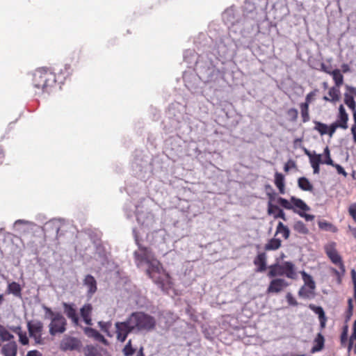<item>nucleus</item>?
<instances>
[{"label": "nucleus", "mask_w": 356, "mask_h": 356, "mask_svg": "<svg viewBox=\"0 0 356 356\" xmlns=\"http://www.w3.org/2000/svg\"><path fill=\"white\" fill-rule=\"evenodd\" d=\"M56 83V74L50 68L38 67L33 73L32 84L42 92H50Z\"/></svg>", "instance_id": "obj_1"}, {"label": "nucleus", "mask_w": 356, "mask_h": 356, "mask_svg": "<svg viewBox=\"0 0 356 356\" xmlns=\"http://www.w3.org/2000/svg\"><path fill=\"white\" fill-rule=\"evenodd\" d=\"M147 264L148 265L147 274L154 282L163 291L170 289L172 286L171 277L163 268L161 262L154 258Z\"/></svg>", "instance_id": "obj_2"}, {"label": "nucleus", "mask_w": 356, "mask_h": 356, "mask_svg": "<svg viewBox=\"0 0 356 356\" xmlns=\"http://www.w3.org/2000/svg\"><path fill=\"white\" fill-rule=\"evenodd\" d=\"M336 245L335 242L329 243L324 246V250L332 264L338 267V269L330 268V270L336 277L337 283L340 284L346 274V266Z\"/></svg>", "instance_id": "obj_3"}, {"label": "nucleus", "mask_w": 356, "mask_h": 356, "mask_svg": "<svg viewBox=\"0 0 356 356\" xmlns=\"http://www.w3.org/2000/svg\"><path fill=\"white\" fill-rule=\"evenodd\" d=\"M134 332H150L155 329L156 321L154 316L143 312H133L129 316Z\"/></svg>", "instance_id": "obj_4"}, {"label": "nucleus", "mask_w": 356, "mask_h": 356, "mask_svg": "<svg viewBox=\"0 0 356 356\" xmlns=\"http://www.w3.org/2000/svg\"><path fill=\"white\" fill-rule=\"evenodd\" d=\"M278 204L283 208L292 210L294 213H298L300 217L304 218L306 221H312L314 219V216L307 214L305 212L310 210L309 207L301 199L292 196L290 200L283 197L277 199Z\"/></svg>", "instance_id": "obj_5"}, {"label": "nucleus", "mask_w": 356, "mask_h": 356, "mask_svg": "<svg viewBox=\"0 0 356 356\" xmlns=\"http://www.w3.org/2000/svg\"><path fill=\"white\" fill-rule=\"evenodd\" d=\"M268 277L273 278L277 276H286L287 278L296 280L297 273L295 264L291 261H284L282 264H274L268 266Z\"/></svg>", "instance_id": "obj_6"}, {"label": "nucleus", "mask_w": 356, "mask_h": 356, "mask_svg": "<svg viewBox=\"0 0 356 356\" xmlns=\"http://www.w3.org/2000/svg\"><path fill=\"white\" fill-rule=\"evenodd\" d=\"M136 243L138 247V250L135 251L134 255L138 266L143 263L147 264L155 258L151 249L141 245L137 238H136Z\"/></svg>", "instance_id": "obj_7"}, {"label": "nucleus", "mask_w": 356, "mask_h": 356, "mask_svg": "<svg viewBox=\"0 0 356 356\" xmlns=\"http://www.w3.org/2000/svg\"><path fill=\"white\" fill-rule=\"evenodd\" d=\"M67 321L64 316L59 312L55 314V316L51 318L49 323V333L54 336L56 334L63 333L66 330Z\"/></svg>", "instance_id": "obj_8"}, {"label": "nucleus", "mask_w": 356, "mask_h": 356, "mask_svg": "<svg viewBox=\"0 0 356 356\" xmlns=\"http://www.w3.org/2000/svg\"><path fill=\"white\" fill-rule=\"evenodd\" d=\"M134 326L129 323V317L122 322H116L115 324V334L118 341L124 342L128 334L134 332Z\"/></svg>", "instance_id": "obj_9"}, {"label": "nucleus", "mask_w": 356, "mask_h": 356, "mask_svg": "<svg viewBox=\"0 0 356 356\" xmlns=\"http://www.w3.org/2000/svg\"><path fill=\"white\" fill-rule=\"evenodd\" d=\"M30 337L33 338L36 343H42V334L43 323L40 321H32L27 325Z\"/></svg>", "instance_id": "obj_10"}, {"label": "nucleus", "mask_w": 356, "mask_h": 356, "mask_svg": "<svg viewBox=\"0 0 356 356\" xmlns=\"http://www.w3.org/2000/svg\"><path fill=\"white\" fill-rule=\"evenodd\" d=\"M289 286V283L283 278L273 279L267 288L268 293H279Z\"/></svg>", "instance_id": "obj_11"}, {"label": "nucleus", "mask_w": 356, "mask_h": 356, "mask_svg": "<svg viewBox=\"0 0 356 356\" xmlns=\"http://www.w3.org/2000/svg\"><path fill=\"white\" fill-rule=\"evenodd\" d=\"M81 346V341L72 337H64L60 343V349L63 351L79 350Z\"/></svg>", "instance_id": "obj_12"}, {"label": "nucleus", "mask_w": 356, "mask_h": 356, "mask_svg": "<svg viewBox=\"0 0 356 356\" xmlns=\"http://www.w3.org/2000/svg\"><path fill=\"white\" fill-rule=\"evenodd\" d=\"M346 92L344 93V102L345 104L353 111H355L356 108V103L355 101V97H356V88L346 86Z\"/></svg>", "instance_id": "obj_13"}, {"label": "nucleus", "mask_w": 356, "mask_h": 356, "mask_svg": "<svg viewBox=\"0 0 356 356\" xmlns=\"http://www.w3.org/2000/svg\"><path fill=\"white\" fill-rule=\"evenodd\" d=\"M253 264L256 266V272L263 273L267 268V255L264 252H259L253 260Z\"/></svg>", "instance_id": "obj_14"}, {"label": "nucleus", "mask_w": 356, "mask_h": 356, "mask_svg": "<svg viewBox=\"0 0 356 356\" xmlns=\"http://www.w3.org/2000/svg\"><path fill=\"white\" fill-rule=\"evenodd\" d=\"M83 284L87 287V296L91 298L97 291V284L95 278L91 275H87L83 280Z\"/></svg>", "instance_id": "obj_15"}, {"label": "nucleus", "mask_w": 356, "mask_h": 356, "mask_svg": "<svg viewBox=\"0 0 356 356\" xmlns=\"http://www.w3.org/2000/svg\"><path fill=\"white\" fill-rule=\"evenodd\" d=\"M348 115L346 113L343 105H340L339 108V113L337 115V119L334 122L335 124H338L339 128L343 129H348Z\"/></svg>", "instance_id": "obj_16"}, {"label": "nucleus", "mask_w": 356, "mask_h": 356, "mask_svg": "<svg viewBox=\"0 0 356 356\" xmlns=\"http://www.w3.org/2000/svg\"><path fill=\"white\" fill-rule=\"evenodd\" d=\"M63 307L64 309V312L67 316V318L71 319V321L74 325H78L79 319L76 311L74 307V305L69 303L63 302Z\"/></svg>", "instance_id": "obj_17"}, {"label": "nucleus", "mask_w": 356, "mask_h": 356, "mask_svg": "<svg viewBox=\"0 0 356 356\" xmlns=\"http://www.w3.org/2000/svg\"><path fill=\"white\" fill-rule=\"evenodd\" d=\"M92 306L90 303L83 305L80 309L81 316L83 318V320L85 322V323L88 325H92Z\"/></svg>", "instance_id": "obj_18"}, {"label": "nucleus", "mask_w": 356, "mask_h": 356, "mask_svg": "<svg viewBox=\"0 0 356 356\" xmlns=\"http://www.w3.org/2000/svg\"><path fill=\"white\" fill-rule=\"evenodd\" d=\"M267 212L268 215H273L275 218H280L284 221L286 220V215L283 210L271 202H268Z\"/></svg>", "instance_id": "obj_19"}, {"label": "nucleus", "mask_w": 356, "mask_h": 356, "mask_svg": "<svg viewBox=\"0 0 356 356\" xmlns=\"http://www.w3.org/2000/svg\"><path fill=\"white\" fill-rule=\"evenodd\" d=\"M17 353V345L15 341H9L1 348V353L3 356H16Z\"/></svg>", "instance_id": "obj_20"}, {"label": "nucleus", "mask_w": 356, "mask_h": 356, "mask_svg": "<svg viewBox=\"0 0 356 356\" xmlns=\"http://www.w3.org/2000/svg\"><path fill=\"white\" fill-rule=\"evenodd\" d=\"M309 307L318 316L321 329L325 328L327 321V317L325 316L323 309L320 306H316L312 304L309 305Z\"/></svg>", "instance_id": "obj_21"}, {"label": "nucleus", "mask_w": 356, "mask_h": 356, "mask_svg": "<svg viewBox=\"0 0 356 356\" xmlns=\"http://www.w3.org/2000/svg\"><path fill=\"white\" fill-rule=\"evenodd\" d=\"M22 288L20 284L16 282H12L8 284L6 293L7 294H13L17 298H22Z\"/></svg>", "instance_id": "obj_22"}, {"label": "nucleus", "mask_w": 356, "mask_h": 356, "mask_svg": "<svg viewBox=\"0 0 356 356\" xmlns=\"http://www.w3.org/2000/svg\"><path fill=\"white\" fill-rule=\"evenodd\" d=\"M282 246V241L277 238H273L268 240L265 244L264 250L266 251L277 250Z\"/></svg>", "instance_id": "obj_23"}, {"label": "nucleus", "mask_w": 356, "mask_h": 356, "mask_svg": "<svg viewBox=\"0 0 356 356\" xmlns=\"http://www.w3.org/2000/svg\"><path fill=\"white\" fill-rule=\"evenodd\" d=\"M275 185L278 188L281 194L285 192L284 177L282 173L275 172Z\"/></svg>", "instance_id": "obj_24"}, {"label": "nucleus", "mask_w": 356, "mask_h": 356, "mask_svg": "<svg viewBox=\"0 0 356 356\" xmlns=\"http://www.w3.org/2000/svg\"><path fill=\"white\" fill-rule=\"evenodd\" d=\"M314 345L312 348V353L321 351L324 348L325 339L322 334L318 333L314 339Z\"/></svg>", "instance_id": "obj_25"}, {"label": "nucleus", "mask_w": 356, "mask_h": 356, "mask_svg": "<svg viewBox=\"0 0 356 356\" xmlns=\"http://www.w3.org/2000/svg\"><path fill=\"white\" fill-rule=\"evenodd\" d=\"M278 234H281L282 236L286 240H287L290 236V230L289 227L284 225L282 222H279L276 227L275 236Z\"/></svg>", "instance_id": "obj_26"}, {"label": "nucleus", "mask_w": 356, "mask_h": 356, "mask_svg": "<svg viewBox=\"0 0 356 356\" xmlns=\"http://www.w3.org/2000/svg\"><path fill=\"white\" fill-rule=\"evenodd\" d=\"M14 336L2 325H0V346L5 341H10Z\"/></svg>", "instance_id": "obj_27"}, {"label": "nucleus", "mask_w": 356, "mask_h": 356, "mask_svg": "<svg viewBox=\"0 0 356 356\" xmlns=\"http://www.w3.org/2000/svg\"><path fill=\"white\" fill-rule=\"evenodd\" d=\"M298 185L300 188L305 191H312L313 190V185L305 177H300L298 179Z\"/></svg>", "instance_id": "obj_28"}, {"label": "nucleus", "mask_w": 356, "mask_h": 356, "mask_svg": "<svg viewBox=\"0 0 356 356\" xmlns=\"http://www.w3.org/2000/svg\"><path fill=\"white\" fill-rule=\"evenodd\" d=\"M300 114L302 122L305 123L309 121V108L307 103H300Z\"/></svg>", "instance_id": "obj_29"}, {"label": "nucleus", "mask_w": 356, "mask_h": 356, "mask_svg": "<svg viewBox=\"0 0 356 356\" xmlns=\"http://www.w3.org/2000/svg\"><path fill=\"white\" fill-rule=\"evenodd\" d=\"M293 229L301 234H307L309 233V229L307 227L306 225L300 220L295 222Z\"/></svg>", "instance_id": "obj_30"}, {"label": "nucleus", "mask_w": 356, "mask_h": 356, "mask_svg": "<svg viewBox=\"0 0 356 356\" xmlns=\"http://www.w3.org/2000/svg\"><path fill=\"white\" fill-rule=\"evenodd\" d=\"M302 278L305 282V286L308 287L310 290H312L313 292L316 288V284L314 281L312 279V277L308 274H307L305 272H302Z\"/></svg>", "instance_id": "obj_31"}, {"label": "nucleus", "mask_w": 356, "mask_h": 356, "mask_svg": "<svg viewBox=\"0 0 356 356\" xmlns=\"http://www.w3.org/2000/svg\"><path fill=\"white\" fill-rule=\"evenodd\" d=\"M330 74L332 76V79L337 87H339L343 84V76L341 74L339 70L336 69L332 71Z\"/></svg>", "instance_id": "obj_32"}, {"label": "nucleus", "mask_w": 356, "mask_h": 356, "mask_svg": "<svg viewBox=\"0 0 356 356\" xmlns=\"http://www.w3.org/2000/svg\"><path fill=\"white\" fill-rule=\"evenodd\" d=\"M85 356H102L99 350L93 346H87L84 349Z\"/></svg>", "instance_id": "obj_33"}, {"label": "nucleus", "mask_w": 356, "mask_h": 356, "mask_svg": "<svg viewBox=\"0 0 356 356\" xmlns=\"http://www.w3.org/2000/svg\"><path fill=\"white\" fill-rule=\"evenodd\" d=\"M87 330L90 332V336L92 337L97 341L106 343L107 341L104 337L100 334L97 330L92 328H88Z\"/></svg>", "instance_id": "obj_34"}, {"label": "nucleus", "mask_w": 356, "mask_h": 356, "mask_svg": "<svg viewBox=\"0 0 356 356\" xmlns=\"http://www.w3.org/2000/svg\"><path fill=\"white\" fill-rule=\"evenodd\" d=\"M354 343V353H356V320L354 321L353 326V332L349 339L348 350H350L353 348Z\"/></svg>", "instance_id": "obj_35"}, {"label": "nucleus", "mask_w": 356, "mask_h": 356, "mask_svg": "<svg viewBox=\"0 0 356 356\" xmlns=\"http://www.w3.org/2000/svg\"><path fill=\"white\" fill-rule=\"evenodd\" d=\"M314 129L317 131L321 136L327 133V125L318 121H314Z\"/></svg>", "instance_id": "obj_36"}, {"label": "nucleus", "mask_w": 356, "mask_h": 356, "mask_svg": "<svg viewBox=\"0 0 356 356\" xmlns=\"http://www.w3.org/2000/svg\"><path fill=\"white\" fill-rule=\"evenodd\" d=\"M298 295L304 298H310L314 295V292L308 287L302 286L298 291Z\"/></svg>", "instance_id": "obj_37"}, {"label": "nucleus", "mask_w": 356, "mask_h": 356, "mask_svg": "<svg viewBox=\"0 0 356 356\" xmlns=\"http://www.w3.org/2000/svg\"><path fill=\"white\" fill-rule=\"evenodd\" d=\"M136 350L132 347L131 339H129L122 350L124 356H132Z\"/></svg>", "instance_id": "obj_38"}, {"label": "nucleus", "mask_w": 356, "mask_h": 356, "mask_svg": "<svg viewBox=\"0 0 356 356\" xmlns=\"http://www.w3.org/2000/svg\"><path fill=\"white\" fill-rule=\"evenodd\" d=\"M286 115L289 118V121L291 122H296L298 117V111L295 108H291L287 110Z\"/></svg>", "instance_id": "obj_39"}, {"label": "nucleus", "mask_w": 356, "mask_h": 356, "mask_svg": "<svg viewBox=\"0 0 356 356\" xmlns=\"http://www.w3.org/2000/svg\"><path fill=\"white\" fill-rule=\"evenodd\" d=\"M329 96L330 97L331 102H337L339 99L340 91L338 88L332 87L329 90Z\"/></svg>", "instance_id": "obj_40"}, {"label": "nucleus", "mask_w": 356, "mask_h": 356, "mask_svg": "<svg viewBox=\"0 0 356 356\" xmlns=\"http://www.w3.org/2000/svg\"><path fill=\"white\" fill-rule=\"evenodd\" d=\"M309 162H310L311 165H320L321 163H323L322 155L314 153L309 157Z\"/></svg>", "instance_id": "obj_41"}, {"label": "nucleus", "mask_w": 356, "mask_h": 356, "mask_svg": "<svg viewBox=\"0 0 356 356\" xmlns=\"http://www.w3.org/2000/svg\"><path fill=\"white\" fill-rule=\"evenodd\" d=\"M353 299L349 298L348 300V309L346 312V321H349L353 316Z\"/></svg>", "instance_id": "obj_42"}, {"label": "nucleus", "mask_w": 356, "mask_h": 356, "mask_svg": "<svg viewBox=\"0 0 356 356\" xmlns=\"http://www.w3.org/2000/svg\"><path fill=\"white\" fill-rule=\"evenodd\" d=\"M353 120L354 123L353 124L350 131L353 137L354 143L356 145V110L353 111Z\"/></svg>", "instance_id": "obj_43"}, {"label": "nucleus", "mask_w": 356, "mask_h": 356, "mask_svg": "<svg viewBox=\"0 0 356 356\" xmlns=\"http://www.w3.org/2000/svg\"><path fill=\"white\" fill-rule=\"evenodd\" d=\"M348 213L356 222V202L353 203L349 206Z\"/></svg>", "instance_id": "obj_44"}, {"label": "nucleus", "mask_w": 356, "mask_h": 356, "mask_svg": "<svg viewBox=\"0 0 356 356\" xmlns=\"http://www.w3.org/2000/svg\"><path fill=\"white\" fill-rule=\"evenodd\" d=\"M286 298L287 300V302L289 305L292 306H296L298 305V302L295 299V298L293 296V295L291 293H288L286 296Z\"/></svg>", "instance_id": "obj_45"}, {"label": "nucleus", "mask_w": 356, "mask_h": 356, "mask_svg": "<svg viewBox=\"0 0 356 356\" xmlns=\"http://www.w3.org/2000/svg\"><path fill=\"white\" fill-rule=\"evenodd\" d=\"M337 128H339V125L333 122L329 127H327V134H328L330 137H332Z\"/></svg>", "instance_id": "obj_46"}, {"label": "nucleus", "mask_w": 356, "mask_h": 356, "mask_svg": "<svg viewBox=\"0 0 356 356\" xmlns=\"http://www.w3.org/2000/svg\"><path fill=\"white\" fill-rule=\"evenodd\" d=\"M296 167L295 161L293 160H289L286 163H285L284 170L286 172H288L291 168H294Z\"/></svg>", "instance_id": "obj_47"}, {"label": "nucleus", "mask_w": 356, "mask_h": 356, "mask_svg": "<svg viewBox=\"0 0 356 356\" xmlns=\"http://www.w3.org/2000/svg\"><path fill=\"white\" fill-rule=\"evenodd\" d=\"M316 95L315 91H312L309 93H308L305 97V101L304 103H307L308 106H309V104L312 102L314 97Z\"/></svg>", "instance_id": "obj_48"}, {"label": "nucleus", "mask_w": 356, "mask_h": 356, "mask_svg": "<svg viewBox=\"0 0 356 356\" xmlns=\"http://www.w3.org/2000/svg\"><path fill=\"white\" fill-rule=\"evenodd\" d=\"M334 166L336 168V169L337 170V172L339 174L343 175H346V172L345 170L340 165L335 164Z\"/></svg>", "instance_id": "obj_49"}, {"label": "nucleus", "mask_w": 356, "mask_h": 356, "mask_svg": "<svg viewBox=\"0 0 356 356\" xmlns=\"http://www.w3.org/2000/svg\"><path fill=\"white\" fill-rule=\"evenodd\" d=\"M26 356H42V354L39 351L34 350L29 351Z\"/></svg>", "instance_id": "obj_50"}, {"label": "nucleus", "mask_w": 356, "mask_h": 356, "mask_svg": "<svg viewBox=\"0 0 356 356\" xmlns=\"http://www.w3.org/2000/svg\"><path fill=\"white\" fill-rule=\"evenodd\" d=\"M323 163H325L327 165H332L334 166L335 164H334L332 159H331L330 156L325 157V160L323 161Z\"/></svg>", "instance_id": "obj_51"}, {"label": "nucleus", "mask_w": 356, "mask_h": 356, "mask_svg": "<svg viewBox=\"0 0 356 356\" xmlns=\"http://www.w3.org/2000/svg\"><path fill=\"white\" fill-rule=\"evenodd\" d=\"M44 309L45 310L46 314H49L51 318L55 316L56 313H54L50 308L44 307Z\"/></svg>", "instance_id": "obj_52"}, {"label": "nucleus", "mask_w": 356, "mask_h": 356, "mask_svg": "<svg viewBox=\"0 0 356 356\" xmlns=\"http://www.w3.org/2000/svg\"><path fill=\"white\" fill-rule=\"evenodd\" d=\"M348 334L346 332H342L341 334V344L345 343L347 341Z\"/></svg>", "instance_id": "obj_53"}, {"label": "nucleus", "mask_w": 356, "mask_h": 356, "mask_svg": "<svg viewBox=\"0 0 356 356\" xmlns=\"http://www.w3.org/2000/svg\"><path fill=\"white\" fill-rule=\"evenodd\" d=\"M19 341L23 345H26L29 342V339L26 336L20 335L19 337Z\"/></svg>", "instance_id": "obj_54"}, {"label": "nucleus", "mask_w": 356, "mask_h": 356, "mask_svg": "<svg viewBox=\"0 0 356 356\" xmlns=\"http://www.w3.org/2000/svg\"><path fill=\"white\" fill-rule=\"evenodd\" d=\"M4 158H5V154H4L3 149L0 146V165L3 163V162L4 161Z\"/></svg>", "instance_id": "obj_55"}, {"label": "nucleus", "mask_w": 356, "mask_h": 356, "mask_svg": "<svg viewBox=\"0 0 356 356\" xmlns=\"http://www.w3.org/2000/svg\"><path fill=\"white\" fill-rule=\"evenodd\" d=\"M351 276L354 283V287H356V271L354 269L351 270Z\"/></svg>", "instance_id": "obj_56"}, {"label": "nucleus", "mask_w": 356, "mask_h": 356, "mask_svg": "<svg viewBox=\"0 0 356 356\" xmlns=\"http://www.w3.org/2000/svg\"><path fill=\"white\" fill-rule=\"evenodd\" d=\"M321 70L323 72H325V73L329 74H330L332 72V71L329 70L327 67L324 63L321 64Z\"/></svg>", "instance_id": "obj_57"}, {"label": "nucleus", "mask_w": 356, "mask_h": 356, "mask_svg": "<svg viewBox=\"0 0 356 356\" xmlns=\"http://www.w3.org/2000/svg\"><path fill=\"white\" fill-rule=\"evenodd\" d=\"M320 165H312L314 174H318L320 172Z\"/></svg>", "instance_id": "obj_58"}, {"label": "nucleus", "mask_w": 356, "mask_h": 356, "mask_svg": "<svg viewBox=\"0 0 356 356\" xmlns=\"http://www.w3.org/2000/svg\"><path fill=\"white\" fill-rule=\"evenodd\" d=\"M324 155L325 156V157L330 156V149H329L328 147H326L324 149Z\"/></svg>", "instance_id": "obj_59"}, {"label": "nucleus", "mask_w": 356, "mask_h": 356, "mask_svg": "<svg viewBox=\"0 0 356 356\" xmlns=\"http://www.w3.org/2000/svg\"><path fill=\"white\" fill-rule=\"evenodd\" d=\"M342 69H343V72H348V71L349 70V67H348V65H346V64H343V65H342Z\"/></svg>", "instance_id": "obj_60"}, {"label": "nucleus", "mask_w": 356, "mask_h": 356, "mask_svg": "<svg viewBox=\"0 0 356 356\" xmlns=\"http://www.w3.org/2000/svg\"><path fill=\"white\" fill-rule=\"evenodd\" d=\"M305 154L309 158L313 154H312L308 149H305Z\"/></svg>", "instance_id": "obj_61"}, {"label": "nucleus", "mask_w": 356, "mask_h": 356, "mask_svg": "<svg viewBox=\"0 0 356 356\" xmlns=\"http://www.w3.org/2000/svg\"><path fill=\"white\" fill-rule=\"evenodd\" d=\"M4 301V296L3 294H0V305L3 303Z\"/></svg>", "instance_id": "obj_62"}, {"label": "nucleus", "mask_w": 356, "mask_h": 356, "mask_svg": "<svg viewBox=\"0 0 356 356\" xmlns=\"http://www.w3.org/2000/svg\"><path fill=\"white\" fill-rule=\"evenodd\" d=\"M136 356H144L143 348H141L139 350L138 354Z\"/></svg>", "instance_id": "obj_63"}, {"label": "nucleus", "mask_w": 356, "mask_h": 356, "mask_svg": "<svg viewBox=\"0 0 356 356\" xmlns=\"http://www.w3.org/2000/svg\"><path fill=\"white\" fill-rule=\"evenodd\" d=\"M346 332V334H348V326H347V325L344 326V327H343V332Z\"/></svg>", "instance_id": "obj_64"}]
</instances>
